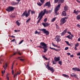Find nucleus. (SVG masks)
Here are the masks:
<instances>
[{"label":"nucleus","mask_w":80,"mask_h":80,"mask_svg":"<svg viewBox=\"0 0 80 80\" xmlns=\"http://www.w3.org/2000/svg\"><path fill=\"white\" fill-rule=\"evenodd\" d=\"M38 47L43 49V52L44 53L46 52L48 50V49L47 48L48 47L47 44L44 42H41L40 43V46H38Z\"/></svg>","instance_id":"nucleus-1"},{"label":"nucleus","mask_w":80,"mask_h":80,"mask_svg":"<svg viewBox=\"0 0 80 80\" xmlns=\"http://www.w3.org/2000/svg\"><path fill=\"white\" fill-rule=\"evenodd\" d=\"M31 10L29 9L28 10L27 13V10H25L24 12L23 13V14L22 15V17H23L25 16L27 18L30 15V12H31Z\"/></svg>","instance_id":"nucleus-2"},{"label":"nucleus","mask_w":80,"mask_h":80,"mask_svg":"<svg viewBox=\"0 0 80 80\" xmlns=\"http://www.w3.org/2000/svg\"><path fill=\"white\" fill-rule=\"evenodd\" d=\"M46 68H47V69L52 71V72L53 73L54 72V70L52 67H50L49 65L48 64Z\"/></svg>","instance_id":"nucleus-3"},{"label":"nucleus","mask_w":80,"mask_h":80,"mask_svg":"<svg viewBox=\"0 0 80 80\" xmlns=\"http://www.w3.org/2000/svg\"><path fill=\"white\" fill-rule=\"evenodd\" d=\"M14 8L13 7H9L7 9H6V10L8 12H12V11H13V10H14Z\"/></svg>","instance_id":"nucleus-4"},{"label":"nucleus","mask_w":80,"mask_h":80,"mask_svg":"<svg viewBox=\"0 0 80 80\" xmlns=\"http://www.w3.org/2000/svg\"><path fill=\"white\" fill-rule=\"evenodd\" d=\"M43 16L42 14V12H40L39 14V15L38 17V18H37V19H38V18H40L39 19V20H38L37 23H39L40 22V21H41V20H42V18L43 17Z\"/></svg>","instance_id":"nucleus-5"},{"label":"nucleus","mask_w":80,"mask_h":80,"mask_svg":"<svg viewBox=\"0 0 80 80\" xmlns=\"http://www.w3.org/2000/svg\"><path fill=\"white\" fill-rule=\"evenodd\" d=\"M60 5H61V4L58 5L55 9V13L56 15H57V11L59 10V8H60Z\"/></svg>","instance_id":"nucleus-6"},{"label":"nucleus","mask_w":80,"mask_h":80,"mask_svg":"<svg viewBox=\"0 0 80 80\" xmlns=\"http://www.w3.org/2000/svg\"><path fill=\"white\" fill-rule=\"evenodd\" d=\"M55 39H56V42H57V43H58L59 42L61 41V39H60V36H57L55 38Z\"/></svg>","instance_id":"nucleus-7"},{"label":"nucleus","mask_w":80,"mask_h":80,"mask_svg":"<svg viewBox=\"0 0 80 80\" xmlns=\"http://www.w3.org/2000/svg\"><path fill=\"white\" fill-rule=\"evenodd\" d=\"M43 11H42L40 13H41L42 15L43 16L45 13H46L47 14V13H48V11H47V10L46 9H45L43 10Z\"/></svg>","instance_id":"nucleus-8"},{"label":"nucleus","mask_w":80,"mask_h":80,"mask_svg":"<svg viewBox=\"0 0 80 80\" xmlns=\"http://www.w3.org/2000/svg\"><path fill=\"white\" fill-rule=\"evenodd\" d=\"M44 34H46V36H48L50 34V32L47 30H42Z\"/></svg>","instance_id":"nucleus-9"},{"label":"nucleus","mask_w":80,"mask_h":80,"mask_svg":"<svg viewBox=\"0 0 80 80\" xmlns=\"http://www.w3.org/2000/svg\"><path fill=\"white\" fill-rule=\"evenodd\" d=\"M61 23H60V25H63L64 23H65L66 22H67V21L64 18H62L61 19Z\"/></svg>","instance_id":"nucleus-10"},{"label":"nucleus","mask_w":80,"mask_h":80,"mask_svg":"<svg viewBox=\"0 0 80 80\" xmlns=\"http://www.w3.org/2000/svg\"><path fill=\"white\" fill-rule=\"evenodd\" d=\"M42 24L44 27H48L50 25V23H44V22H42Z\"/></svg>","instance_id":"nucleus-11"},{"label":"nucleus","mask_w":80,"mask_h":80,"mask_svg":"<svg viewBox=\"0 0 80 80\" xmlns=\"http://www.w3.org/2000/svg\"><path fill=\"white\" fill-rule=\"evenodd\" d=\"M20 51H19L18 52H16L14 53L13 55H11L10 56V57H12L13 56H14L15 55H16L17 53H18V54H19L20 55H21V54L20 53Z\"/></svg>","instance_id":"nucleus-12"},{"label":"nucleus","mask_w":80,"mask_h":80,"mask_svg":"<svg viewBox=\"0 0 80 80\" xmlns=\"http://www.w3.org/2000/svg\"><path fill=\"white\" fill-rule=\"evenodd\" d=\"M72 70L74 71L80 72V69H79V68H78L77 67L72 68Z\"/></svg>","instance_id":"nucleus-13"},{"label":"nucleus","mask_w":80,"mask_h":80,"mask_svg":"<svg viewBox=\"0 0 80 80\" xmlns=\"http://www.w3.org/2000/svg\"><path fill=\"white\" fill-rule=\"evenodd\" d=\"M44 6H48V7H50L51 5H50V2L49 1V2H47L44 5Z\"/></svg>","instance_id":"nucleus-14"},{"label":"nucleus","mask_w":80,"mask_h":80,"mask_svg":"<svg viewBox=\"0 0 80 80\" xmlns=\"http://www.w3.org/2000/svg\"><path fill=\"white\" fill-rule=\"evenodd\" d=\"M64 10L66 11V12H67V11L68 10V6H67V5L64 6Z\"/></svg>","instance_id":"nucleus-15"},{"label":"nucleus","mask_w":80,"mask_h":80,"mask_svg":"<svg viewBox=\"0 0 80 80\" xmlns=\"http://www.w3.org/2000/svg\"><path fill=\"white\" fill-rule=\"evenodd\" d=\"M49 48H50V49H52V50H54L56 51V52H59V51L60 50V49H55L53 48H52L51 47H49Z\"/></svg>","instance_id":"nucleus-16"},{"label":"nucleus","mask_w":80,"mask_h":80,"mask_svg":"<svg viewBox=\"0 0 80 80\" xmlns=\"http://www.w3.org/2000/svg\"><path fill=\"white\" fill-rule=\"evenodd\" d=\"M70 76H71V77H74L75 78H76L77 77L76 74L74 73H72V74H70Z\"/></svg>","instance_id":"nucleus-17"},{"label":"nucleus","mask_w":80,"mask_h":80,"mask_svg":"<svg viewBox=\"0 0 80 80\" xmlns=\"http://www.w3.org/2000/svg\"><path fill=\"white\" fill-rule=\"evenodd\" d=\"M60 58H57V57H55L54 58V60L55 61L57 62L58 61L60 60Z\"/></svg>","instance_id":"nucleus-18"},{"label":"nucleus","mask_w":80,"mask_h":80,"mask_svg":"<svg viewBox=\"0 0 80 80\" xmlns=\"http://www.w3.org/2000/svg\"><path fill=\"white\" fill-rule=\"evenodd\" d=\"M62 16H64V17H65V16L67 15V13L66 12H65V11H63L62 12Z\"/></svg>","instance_id":"nucleus-19"},{"label":"nucleus","mask_w":80,"mask_h":80,"mask_svg":"<svg viewBox=\"0 0 80 80\" xmlns=\"http://www.w3.org/2000/svg\"><path fill=\"white\" fill-rule=\"evenodd\" d=\"M67 32V31H64L62 32L61 33V36H63L64 35H65V34Z\"/></svg>","instance_id":"nucleus-20"},{"label":"nucleus","mask_w":80,"mask_h":80,"mask_svg":"<svg viewBox=\"0 0 80 80\" xmlns=\"http://www.w3.org/2000/svg\"><path fill=\"white\" fill-rule=\"evenodd\" d=\"M64 0H59L58 3H63L64 2Z\"/></svg>","instance_id":"nucleus-21"},{"label":"nucleus","mask_w":80,"mask_h":80,"mask_svg":"<svg viewBox=\"0 0 80 80\" xmlns=\"http://www.w3.org/2000/svg\"><path fill=\"white\" fill-rule=\"evenodd\" d=\"M16 23L17 25H18V26H20V25L21 23L20 22H18V21H16Z\"/></svg>","instance_id":"nucleus-22"},{"label":"nucleus","mask_w":80,"mask_h":80,"mask_svg":"<svg viewBox=\"0 0 80 80\" xmlns=\"http://www.w3.org/2000/svg\"><path fill=\"white\" fill-rule=\"evenodd\" d=\"M67 38H69L70 39L72 40V37L71 36H70V35H68L67 36Z\"/></svg>","instance_id":"nucleus-23"},{"label":"nucleus","mask_w":80,"mask_h":80,"mask_svg":"<svg viewBox=\"0 0 80 80\" xmlns=\"http://www.w3.org/2000/svg\"><path fill=\"white\" fill-rule=\"evenodd\" d=\"M42 58H43L44 59L46 60H48V58L46 57L44 55L42 56Z\"/></svg>","instance_id":"nucleus-24"},{"label":"nucleus","mask_w":80,"mask_h":80,"mask_svg":"<svg viewBox=\"0 0 80 80\" xmlns=\"http://www.w3.org/2000/svg\"><path fill=\"white\" fill-rule=\"evenodd\" d=\"M63 76H64L65 77V78H69V76L68 75H65V74H63L62 75Z\"/></svg>","instance_id":"nucleus-25"},{"label":"nucleus","mask_w":80,"mask_h":80,"mask_svg":"<svg viewBox=\"0 0 80 80\" xmlns=\"http://www.w3.org/2000/svg\"><path fill=\"white\" fill-rule=\"evenodd\" d=\"M55 20H56V18H53V19H52L51 22H54V21H55Z\"/></svg>","instance_id":"nucleus-26"},{"label":"nucleus","mask_w":80,"mask_h":80,"mask_svg":"<svg viewBox=\"0 0 80 80\" xmlns=\"http://www.w3.org/2000/svg\"><path fill=\"white\" fill-rule=\"evenodd\" d=\"M7 67V63H6L5 64V65L3 66V68H4V69L6 70V68Z\"/></svg>","instance_id":"nucleus-27"},{"label":"nucleus","mask_w":80,"mask_h":80,"mask_svg":"<svg viewBox=\"0 0 80 80\" xmlns=\"http://www.w3.org/2000/svg\"><path fill=\"white\" fill-rule=\"evenodd\" d=\"M37 4L38 5V6H40V7H41V6L42 5V4L40 2L37 3Z\"/></svg>","instance_id":"nucleus-28"},{"label":"nucleus","mask_w":80,"mask_h":80,"mask_svg":"<svg viewBox=\"0 0 80 80\" xmlns=\"http://www.w3.org/2000/svg\"><path fill=\"white\" fill-rule=\"evenodd\" d=\"M80 11H78V10H77V11H76V12H75V14L76 15H78L79 13H80Z\"/></svg>","instance_id":"nucleus-29"},{"label":"nucleus","mask_w":80,"mask_h":80,"mask_svg":"<svg viewBox=\"0 0 80 80\" xmlns=\"http://www.w3.org/2000/svg\"><path fill=\"white\" fill-rule=\"evenodd\" d=\"M35 34H40V32H38L37 31H36V32H35Z\"/></svg>","instance_id":"nucleus-30"},{"label":"nucleus","mask_w":80,"mask_h":80,"mask_svg":"<svg viewBox=\"0 0 80 80\" xmlns=\"http://www.w3.org/2000/svg\"><path fill=\"white\" fill-rule=\"evenodd\" d=\"M77 20H80V15H78L77 16Z\"/></svg>","instance_id":"nucleus-31"},{"label":"nucleus","mask_w":80,"mask_h":80,"mask_svg":"<svg viewBox=\"0 0 80 80\" xmlns=\"http://www.w3.org/2000/svg\"><path fill=\"white\" fill-rule=\"evenodd\" d=\"M65 42L66 43V44H67V45L69 46H71V44H69V42L68 41H65Z\"/></svg>","instance_id":"nucleus-32"},{"label":"nucleus","mask_w":80,"mask_h":80,"mask_svg":"<svg viewBox=\"0 0 80 80\" xmlns=\"http://www.w3.org/2000/svg\"><path fill=\"white\" fill-rule=\"evenodd\" d=\"M31 12L32 14H35V11L34 10L31 11Z\"/></svg>","instance_id":"nucleus-33"},{"label":"nucleus","mask_w":80,"mask_h":80,"mask_svg":"<svg viewBox=\"0 0 80 80\" xmlns=\"http://www.w3.org/2000/svg\"><path fill=\"white\" fill-rule=\"evenodd\" d=\"M58 63L59 64H60L61 66L62 65V61H60L58 62Z\"/></svg>","instance_id":"nucleus-34"},{"label":"nucleus","mask_w":80,"mask_h":80,"mask_svg":"<svg viewBox=\"0 0 80 80\" xmlns=\"http://www.w3.org/2000/svg\"><path fill=\"white\" fill-rule=\"evenodd\" d=\"M30 20H31V18H29L26 21L27 23H28V22H30Z\"/></svg>","instance_id":"nucleus-35"},{"label":"nucleus","mask_w":80,"mask_h":80,"mask_svg":"<svg viewBox=\"0 0 80 80\" xmlns=\"http://www.w3.org/2000/svg\"><path fill=\"white\" fill-rule=\"evenodd\" d=\"M18 2H13V5H18Z\"/></svg>","instance_id":"nucleus-36"},{"label":"nucleus","mask_w":80,"mask_h":80,"mask_svg":"<svg viewBox=\"0 0 80 80\" xmlns=\"http://www.w3.org/2000/svg\"><path fill=\"white\" fill-rule=\"evenodd\" d=\"M58 0H54V3H58Z\"/></svg>","instance_id":"nucleus-37"},{"label":"nucleus","mask_w":80,"mask_h":80,"mask_svg":"<svg viewBox=\"0 0 80 80\" xmlns=\"http://www.w3.org/2000/svg\"><path fill=\"white\" fill-rule=\"evenodd\" d=\"M1 57H2V56H1ZM1 57H0V63L1 64L2 61V59H1Z\"/></svg>","instance_id":"nucleus-38"},{"label":"nucleus","mask_w":80,"mask_h":80,"mask_svg":"<svg viewBox=\"0 0 80 80\" xmlns=\"http://www.w3.org/2000/svg\"><path fill=\"white\" fill-rule=\"evenodd\" d=\"M40 1L41 3H44V2H45V0H40Z\"/></svg>","instance_id":"nucleus-39"},{"label":"nucleus","mask_w":80,"mask_h":80,"mask_svg":"<svg viewBox=\"0 0 80 80\" xmlns=\"http://www.w3.org/2000/svg\"><path fill=\"white\" fill-rule=\"evenodd\" d=\"M78 46H79V45L78 44V43H77V44H75V47H78Z\"/></svg>","instance_id":"nucleus-40"},{"label":"nucleus","mask_w":80,"mask_h":80,"mask_svg":"<svg viewBox=\"0 0 80 80\" xmlns=\"http://www.w3.org/2000/svg\"><path fill=\"white\" fill-rule=\"evenodd\" d=\"M47 21V18H46L44 19V22H46Z\"/></svg>","instance_id":"nucleus-41"},{"label":"nucleus","mask_w":80,"mask_h":80,"mask_svg":"<svg viewBox=\"0 0 80 80\" xmlns=\"http://www.w3.org/2000/svg\"><path fill=\"white\" fill-rule=\"evenodd\" d=\"M69 48L68 47H66L65 48V50H68Z\"/></svg>","instance_id":"nucleus-42"},{"label":"nucleus","mask_w":80,"mask_h":80,"mask_svg":"<svg viewBox=\"0 0 80 80\" xmlns=\"http://www.w3.org/2000/svg\"><path fill=\"white\" fill-rule=\"evenodd\" d=\"M23 42V40H22L21 41V42H20L19 43V44H22V42Z\"/></svg>","instance_id":"nucleus-43"},{"label":"nucleus","mask_w":80,"mask_h":80,"mask_svg":"<svg viewBox=\"0 0 80 80\" xmlns=\"http://www.w3.org/2000/svg\"><path fill=\"white\" fill-rule=\"evenodd\" d=\"M64 18L65 20H67V19H68V17H64V18Z\"/></svg>","instance_id":"nucleus-44"},{"label":"nucleus","mask_w":80,"mask_h":80,"mask_svg":"<svg viewBox=\"0 0 80 80\" xmlns=\"http://www.w3.org/2000/svg\"><path fill=\"white\" fill-rule=\"evenodd\" d=\"M20 60L22 61H23L25 60L24 59H20Z\"/></svg>","instance_id":"nucleus-45"},{"label":"nucleus","mask_w":80,"mask_h":80,"mask_svg":"<svg viewBox=\"0 0 80 80\" xmlns=\"http://www.w3.org/2000/svg\"><path fill=\"white\" fill-rule=\"evenodd\" d=\"M16 1H17V2H18V3H19V2H20V1H21V0H16Z\"/></svg>","instance_id":"nucleus-46"},{"label":"nucleus","mask_w":80,"mask_h":80,"mask_svg":"<svg viewBox=\"0 0 80 80\" xmlns=\"http://www.w3.org/2000/svg\"><path fill=\"white\" fill-rule=\"evenodd\" d=\"M14 31H15V32H20V30H15Z\"/></svg>","instance_id":"nucleus-47"},{"label":"nucleus","mask_w":80,"mask_h":80,"mask_svg":"<svg viewBox=\"0 0 80 80\" xmlns=\"http://www.w3.org/2000/svg\"><path fill=\"white\" fill-rule=\"evenodd\" d=\"M77 11H76V9H75L74 10V12H73V13H75Z\"/></svg>","instance_id":"nucleus-48"},{"label":"nucleus","mask_w":80,"mask_h":80,"mask_svg":"<svg viewBox=\"0 0 80 80\" xmlns=\"http://www.w3.org/2000/svg\"><path fill=\"white\" fill-rule=\"evenodd\" d=\"M48 12L49 13H52V10H49V11H48Z\"/></svg>","instance_id":"nucleus-49"},{"label":"nucleus","mask_w":80,"mask_h":80,"mask_svg":"<svg viewBox=\"0 0 80 80\" xmlns=\"http://www.w3.org/2000/svg\"><path fill=\"white\" fill-rule=\"evenodd\" d=\"M2 74H4L5 73V70H4V71H2Z\"/></svg>","instance_id":"nucleus-50"},{"label":"nucleus","mask_w":80,"mask_h":80,"mask_svg":"<svg viewBox=\"0 0 80 80\" xmlns=\"http://www.w3.org/2000/svg\"><path fill=\"white\" fill-rule=\"evenodd\" d=\"M52 46L54 47H55L56 45L55 44H54L53 42L52 43Z\"/></svg>","instance_id":"nucleus-51"},{"label":"nucleus","mask_w":80,"mask_h":80,"mask_svg":"<svg viewBox=\"0 0 80 80\" xmlns=\"http://www.w3.org/2000/svg\"><path fill=\"white\" fill-rule=\"evenodd\" d=\"M11 37L12 38H16V37L13 35H12L11 36Z\"/></svg>","instance_id":"nucleus-52"},{"label":"nucleus","mask_w":80,"mask_h":80,"mask_svg":"<svg viewBox=\"0 0 80 80\" xmlns=\"http://www.w3.org/2000/svg\"><path fill=\"white\" fill-rule=\"evenodd\" d=\"M77 26L78 27H79V28H80V25L79 24L77 25Z\"/></svg>","instance_id":"nucleus-53"},{"label":"nucleus","mask_w":80,"mask_h":80,"mask_svg":"<svg viewBox=\"0 0 80 80\" xmlns=\"http://www.w3.org/2000/svg\"><path fill=\"white\" fill-rule=\"evenodd\" d=\"M15 40V39H13V40H12L11 41V42H14Z\"/></svg>","instance_id":"nucleus-54"},{"label":"nucleus","mask_w":80,"mask_h":80,"mask_svg":"<svg viewBox=\"0 0 80 80\" xmlns=\"http://www.w3.org/2000/svg\"><path fill=\"white\" fill-rule=\"evenodd\" d=\"M20 75V72H18L17 73V74H16V76L17 75Z\"/></svg>","instance_id":"nucleus-55"},{"label":"nucleus","mask_w":80,"mask_h":80,"mask_svg":"<svg viewBox=\"0 0 80 80\" xmlns=\"http://www.w3.org/2000/svg\"><path fill=\"white\" fill-rule=\"evenodd\" d=\"M77 55L78 56H80V52H79V53H78Z\"/></svg>","instance_id":"nucleus-56"},{"label":"nucleus","mask_w":80,"mask_h":80,"mask_svg":"<svg viewBox=\"0 0 80 80\" xmlns=\"http://www.w3.org/2000/svg\"><path fill=\"white\" fill-rule=\"evenodd\" d=\"M67 55H68V56L70 55L71 53H67Z\"/></svg>","instance_id":"nucleus-57"},{"label":"nucleus","mask_w":80,"mask_h":80,"mask_svg":"<svg viewBox=\"0 0 80 80\" xmlns=\"http://www.w3.org/2000/svg\"><path fill=\"white\" fill-rule=\"evenodd\" d=\"M78 42H80V38H78Z\"/></svg>","instance_id":"nucleus-58"},{"label":"nucleus","mask_w":80,"mask_h":80,"mask_svg":"<svg viewBox=\"0 0 80 80\" xmlns=\"http://www.w3.org/2000/svg\"><path fill=\"white\" fill-rule=\"evenodd\" d=\"M70 57L71 58H73V55H70Z\"/></svg>","instance_id":"nucleus-59"},{"label":"nucleus","mask_w":80,"mask_h":80,"mask_svg":"<svg viewBox=\"0 0 80 80\" xmlns=\"http://www.w3.org/2000/svg\"><path fill=\"white\" fill-rule=\"evenodd\" d=\"M74 49H75V50H77V48L76 47H74Z\"/></svg>","instance_id":"nucleus-60"},{"label":"nucleus","mask_w":80,"mask_h":80,"mask_svg":"<svg viewBox=\"0 0 80 80\" xmlns=\"http://www.w3.org/2000/svg\"><path fill=\"white\" fill-rule=\"evenodd\" d=\"M7 80H9V78L8 77H7Z\"/></svg>","instance_id":"nucleus-61"},{"label":"nucleus","mask_w":80,"mask_h":80,"mask_svg":"<svg viewBox=\"0 0 80 80\" xmlns=\"http://www.w3.org/2000/svg\"><path fill=\"white\" fill-rule=\"evenodd\" d=\"M77 2L78 3H80V1H79L78 0H76Z\"/></svg>","instance_id":"nucleus-62"},{"label":"nucleus","mask_w":80,"mask_h":80,"mask_svg":"<svg viewBox=\"0 0 80 80\" xmlns=\"http://www.w3.org/2000/svg\"><path fill=\"white\" fill-rule=\"evenodd\" d=\"M56 63V62H55L54 61H53V64H55Z\"/></svg>","instance_id":"nucleus-63"},{"label":"nucleus","mask_w":80,"mask_h":80,"mask_svg":"<svg viewBox=\"0 0 80 80\" xmlns=\"http://www.w3.org/2000/svg\"><path fill=\"white\" fill-rule=\"evenodd\" d=\"M12 74L13 75H14V70H12Z\"/></svg>","instance_id":"nucleus-64"}]
</instances>
